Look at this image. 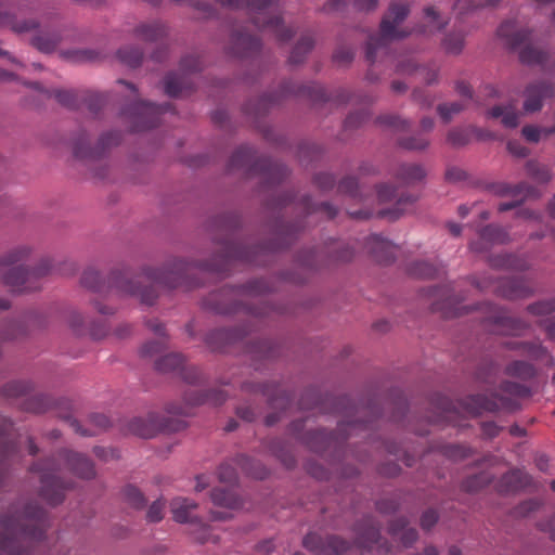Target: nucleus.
I'll list each match as a JSON object with an SVG mask.
<instances>
[{"label":"nucleus","instance_id":"nucleus-1","mask_svg":"<svg viewBox=\"0 0 555 555\" xmlns=\"http://www.w3.org/2000/svg\"><path fill=\"white\" fill-rule=\"evenodd\" d=\"M214 243L218 245V249L206 260L173 258L159 268H143L134 275L115 273L112 281L122 294L138 299L141 305L153 306L159 296L156 285L168 289H191L198 286L199 283L191 275L194 269L221 273L234 261L260 263L256 258V251H251L243 242L228 236H215Z\"/></svg>","mask_w":555,"mask_h":555},{"label":"nucleus","instance_id":"nucleus-2","mask_svg":"<svg viewBox=\"0 0 555 555\" xmlns=\"http://www.w3.org/2000/svg\"><path fill=\"white\" fill-rule=\"evenodd\" d=\"M177 4H186L201 12L205 17L215 15L216 11L211 0H170ZM220 7L227 9L246 8L251 23L259 29L275 37L279 42H286L295 30L287 26L281 15L279 0H215Z\"/></svg>","mask_w":555,"mask_h":555},{"label":"nucleus","instance_id":"nucleus-3","mask_svg":"<svg viewBox=\"0 0 555 555\" xmlns=\"http://www.w3.org/2000/svg\"><path fill=\"white\" fill-rule=\"evenodd\" d=\"M43 532L44 511L37 503L14 507L0 520V555H29V542L41 540Z\"/></svg>","mask_w":555,"mask_h":555},{"label":"nucleus","instance_id":"nucleus-4","mask_svg":"<svg viewBox=\"0 0 555 555\" xmlns=\"http://www.w3.org/2000/svg\"><path fill=\"white\" fill-rule=\"evenodd\" d=\"M269 291L271 287L267 281L254 280L240 287L222 288L218 293H212L205 299L204 305L219 314H230L243 309L255 317H263L268 313L267 306L255 308L246 305L243 300Z\"/></svg>","mask_w":555,"mask_h":555},{"label":"nucleus","instance_id":"nucleus-5","mask_svg":"<svg viewBox=\"0 0 555 555\" xmlns=\"http://www.w3.org/2000/svg\"><path fill=\"white\" fill-rule=\"evenodd\" d=\"M295 205L297 209H300L305 216L296 219L293 222H283L280 220L275 221V223L272 225L273 242L268 246L257 247V249L275 250L286 247L297 237L299 233H301L309 225V222L306 221V218L320 214L328 219H332L338 212L337 208L330 203H312L309 195L300 196L295 202Z\"/></svg>","mask_w":555,"mask_h":555},{"label":"nucleus","instance_id":"nucleus-6","mask_svg":"<svg viewBox=\"0 0 555 555\" xmlns=\"http://www.w3.org/2000/svg\"><path fill=\"white\" fill-rule=\"evenodd\" d=\"M409 14V9L405 4L393 3L390 5L388 12L384 15L379 33L370 36L366 43L365 57L370 63L380 61L388 54V47L391 42L401 40L410 35V31L401 25Z\"/></svg>","mask_w":555,"mask_h":555},{"label":"nucleus","instance_id":"nucleus-7","mask_svg":"<svg viewBox=\"0 0 555 555\" xmlns=\"http://www.w3.org/2000/svg\"><path fill=\"white\" fill-rule=\"evenodd\" d=\"M228 166L230 170H243L248 175L260 173L261 183L266 188L280 183L288 176L286 166L258 157L256 152L247 145H242L233 152Z\"/></svg>","mask_w":555,"mask_h":555},{"label":"nucleus","instance_id":"nucleus-8","mask_svg":"<svg viewBox=\"0 0 555 555\" xmlns=\"http://www.w3.org/2000/svg\"><path fill=\"white\" fill-rule=\"evenodd\" d=\"M122 141V133L117 129L102 131L95 140L88 128L76 129L69 139V144L76 157L81 159H99L117 147Z\"/></svg>","mask_w":555,"mask_h":555},{"label":"nucleus","instance_id":"nucleus-9","mask_svg":"<svg viewBox=\"0 0 555 555\" xmlns=\"http://www.w3.org/2000/svg\"><path fill=\"white\" fill-rule=\"evenodd\" d=\"M363 423L357 421H348V422H340L338 424L337 436H332L326 434L324 430H308L302 436L300 433L305 428V421L298 420L291 424V431L294 436H296L300 441L306 444L309 450L315 452V453H322L327 450L336 449L343 440L347 439L348 437L354 435L359 429L363 428Z\"/></svg>","mask_w":555,"mask_h":555},{"label":"nucleus","instance_id":"nucleus-10","mask_svg":"<svg viewBox=\"0 0 555 555\" xmlns=\"http://www.w3.org/2000/svg\"><path fill=\"white\" fill-rule=\"evenodd\" d=\"M353 254V248L347 243L330 240L318 248L302 251L298 256V261L304 267L317 269L322 266L350 261Z\"/></svg>","mask_w":555,"mask_h":555},{"label":"nucleus","instance_id":"nucleus-11","mask_svg":"<svg viewBox=\"0 0 555 555\" xmlns=\"http://www.w3.org/2000/svg\"><path fill=\"white\" fill-rule=\"evenodd\" d=\"M52 269L51 260L40 259L34 266H16L0 275L4 285L12 292L23 293L37 289L36 282L48 275Z\"/></svg>","mask_w":555,"mask_h":555},{"label":"nucleus","instance_id":"nucleus-12","mask_svg":"<svg viewBox=\"0 0 555 555\" xmlns=\"http://www.w3.org/2000/svg\"><path fill=\"white\" fill-rule=\"evenodd\" d=\"M169 107V104L156 106L153 103L133 99V103L121 111V117L128 124L130 131H144L156 127L160 115Z\"/></svg>","mask_w":555,"mask_h":555},{"label":"nucleus","instance_id":"nucleus-13","mask_svg":"<svg viewBox=\"0 0 555 555\" xmlns=\"http://www.w3.org/2000/svg\"><path fill=\"white\" fill-rule=\"evenodd\" d=\"M498 35L507 43L519 50L520 60L527 64H541L545 53L529 42L530 31L516 28L515 23L506 22L498 29Z\"/></svg>","mask_w":555,"mask_h":555},{"label":"nucleus","instance_id":"nucleus-14","mask_svg":"<svg viewBox=\"0 0 555 555\" xmlns=\"http://www.w3.org/2000/svg\"><path fill=\"white\" fill-rule=\"evenodd\" d=\"M183 427V421L165 417L156 413H150L144 417H133L128 423V430L141 438H152L159 433L178 431Z\"/></svg>","mask_w":555,"mask_h":555},{"label":"nucleus","instance_id":"nucleus-15","mask_svg":"<svg viewBox=\"0 0 555 555\" xmlns=\"http://www.w3.org/2000/svg\"><path fill=\"white\" fill-rule=\"evenodd\" d=\"M61 18L60 13H44L42 22L46 28L39 30L33 38L31 44L41 52H53L65 39L69 30L68 26L64 23L52 24L59 22Z\"/></svg>","mask_w":555,"mask_h":555},{"label":"nucleus","instance_id":"nucleus-16","mask_svg":"<svg viewBox=\"0 0 555 555\" xmlns=\"http://www.w3.org/2000/svg\"><path fill=\"white\" fill-rule=\"evenodd\" d=\"M228 399L223 390L209 389L206 391L193 390L184 395V404L169 403L166 408L168 414L188 416L190 408L201 404L220 405Z\"/></svg>","mask_w":555,"mask_h":555},{"label":"nucleus","instance_id":"nucleus-17","mask_svg":"<svg viewBox=\"0 0 555 555\" xmlns=\"http://www.w3.org/2000/svg\"><path fill=\"white\" fill-rule=\"evenodd\" d=\"M203 64L195 55H186L180 61L181 75L169 74L165 79V92L169 96H179L192 88L186 75L202 70Z\"/></svg>","mask_w":555,"mask_h":555},{"label":"nucleus","instance_id":"nucleus-18","mask_svg":"<svg viewBox=\"0 0 555 555\" xmlns=\"http://www.w3.org/2000/svg\"><path fill=\"white\" fill-rule=\"evenodd\" d=\"M302 546L314 555H341L349 547L346 541L337 537L323 538L315 532H310L304 537Z\"/></svg>","mask_w":555,"mask_h":555},{"label":"nucleus","instance_id":"nucleus-19","mask_svg":"<svg viewBox=\"0 0 555 555\" xmlns=\"http://www.w3.org/2000/svg\"><path fill=\"white\" fill-rule=\"evenodd\" d=\"M286 95L306 96L314 102L326 99L324 89L317 82L299 83L295 81H285L281 86L279 95H267L261 100V103H275Z\"/></svg>","mask_w":555,"mask_h":555},{"label":"nucleus","instance_id":"nucleus-20","mask_svg":"<svg viewBox=\"0 0 555 555\" xmlns=\"http://www.w3.org/2000/svg\"><path fill=\"white\" fill-rule=\"evenodd\" d=\"M115 273L129 274L128 272L114 270L109 273L106 281H102L99 271L94 269H88L83 271L80 283L86 288H89L96 293L99 296L104 298H111L114 296L130 297L129 295L122 294L114 285L112 278Z\"/></svg>","mask_w":555,"mask_h":555},{"label":"nucleus","instance_id":"nucleus-21","mask_svg":"<svg viewBox=\"0 0 555 555\" xmlns=\"http://www.w3.org/2000/svg\"><path fill=\"white\" fill-rule=\"evenodd\" d=\"M74 487L73 481L64 482L55 474L54 467L46 468L41 474V496L50 504L57 505L64 500V491Z\"/></svg>","mask_w":555,"mask_h":555},{"label":"nucleus","instance_id":"nucleus-22","mask_svg":"<svg viewBox=\"0 0 555 555\" xmlns=\"http://www.w3.org/2000/svg\"><path fill=\"white\" fill-rule=\"evenodd\" d=\"M260 41L245 28L234 29L225 48L227 53L234 57H248L258 52Z\"/></svg>","mask_w":555,"mask_h":555},{"label":"nucleus","instance_id":"nucleus-23","mask_svg":"<svg viewBox=\"0 0 555 555\" xmlns=\"http://www.w3.org/2000/svg\"><path fill=\"white\" fill-rule=\"evenodd\" d=\"M155 369L160 373H181L184 380L194 384L199 380V371L196 367H188L180 353H168L155 362Z\"/></svg>","mask_w":555,"mask_h":555},{"label":"nucleus","instance_id":"nucleus-24","mask_svg":"<svg viewBox=\"0 0 555 555\" xmlns=\"http://www.w3.org/2000/svg\"><path fill=\"white\" fill-rule=\"evenodd\" d=\"M60 416L68 423L74 431L82 437L95 436L98 433L107 429L111 426L108 417L101 413H93L88 417V427H82L80 423L67 414H60Z\"/></svg>","mask_w":555,"mask_h":555},{"label":"nucleus","instance_id":"nucleus-25","mask_svg":"<svg viewBox=\"0 0 555 555\" xmlns=\"http://www.w3.org/2000/svg\"><path fill=\"white\" fill-rule=\"evenodd\" d=\"M169 507L175 521L179 524L202 525L201 518L193 515V512L198 507V504L195 501L188 498L177 496L171 500Z\"/></svg>","mask_w":555,"mask_h":555},{"label":"nucleus","instance_id":"nucleus-26","mask_svg":"<svg viewBox=\"0 0 555 555\" xmlns=\"http://www.w3.org/2000/svg\"><path fill=\"white\" fill-rule=\"evenodd\" d=\"M366 249L382 264H389L396 259L397 247L379 235L367 237Z\"/></svg>","mask_w":555,"mask_h":555},{"label":"nucleus","instance_id":"nucleus-27","mask_svg":"<svg viewBox=\"0 0 555 555\" xmlns=\"http://www.w3.org/2000/svg\"><path fill=\"white\" fill-rule=\"evenodd\" d=\"M243 389L249 392H261L263 396L268 398V401L271 405L276 408H285L288 398L283 390L280 389V386L272 383H245L243 385Z\"/></svg>","mask_w":555,"mask_h":555},{"label":"nucleus","instance_id":"nucleus-28","mask_svg":"<svg viewBox=\"0 0 555 555\" xmlns=\"http://www.w3.org/2000/svg\"><path fill=\"white\" fill-rule=\"evenodd\" d=\"M169 28L163 21L152 20L139 23L132 30V35L143 41L154 42L166 38Z\"/></svg>","mask_w":555,"mask_h":555},{"label":"nucleus","instance_id":"nucleus-29","mask_svg":"<svg viewBox=\"0 0 555 555\" xmlns=\"http://www.w3.org/2000/svg\"><path fill=\"white\" fill-rule=\"evenodd\" d=\"M553 92L552 86L545 82L528 86L525 91L524 113L538 112L542 107L543 100L553 95Z\"/></svg>","mask_w":555,"mask_h":555},{"label":"nucleus","instance_id":"nucleus-30","mask_svg":"<svg viewBox=\"0 0 555 555\" xmlns=\"http://www.w3.org/2000/svg\"><path fill=\"white\" fill-rule=\"evenodd\" d=\"M62 459L65 461L69 470L81 479H92L95 477L93 463L80 453L73 451H63Z\"/></svg>","mask_w":555,"mask_h":555},{"label":"nucleus","instance_id":"nucleus-31","mask_svg":"<svg viewBox=\"0 0 555 555\" xmlns=\"http://www.w3.org/2000/svg\"><path fill=\"white\" fill-rule=\"evenodd\" d=\"M521 113L516 107V102H506L491 107L488 112L490 118L499 119L506 128H515L519 124Z\"/></svg>","mask_w":555,"mask_h":555},{"label":"nucleus","instance_id":"nucleus-32","mask_svg":"<svg viewBox=\"0 0 555 555\" xmlns=\"http://www.w3.org/2000/svg\"><path fill=\"white\" fill-rule=\"evenodd\" d=\"M247 332L241 328H219L210 332L207 336V344L215 350L222 349L227 345L243 338Z\"/></svg>","mask_w":555,"mask_h":555},{"label":"nucleus","instance_id":"nucleus-33","mask_svg":"<svg viewBox=\"0 0 555 555\" xmlns=\"http://www.w3.org/2000/svg\"><path fill=\"white\" fill-rule=\"evenodd\" d=\"M448 23L433 7L425 8L422 21H418V36H431L439 31Z\"/></svg>","mask_w":555,"mask_h":555},{"label":"nucleus","instance_id":"nucleus-34","mask_svg":"<svg viewBox=\"0 0 555 555\" xmlns=\"http://www.w3.org/2000/svg\"><path fill=\"white\" fill-rule=\"evenodd\" d=\"M210 500L215 505L231 511L243 507V499L234 490L215 488L210 492Z\"/></svg>","mask_w":555,"mask_h":555},{"label":"nucleus","instance_id":"nucleus-35","mask_svg":"<svg viewBox=\"0 0 555 555\" xmlns=\"http://www.w3.org/2000/svg\"><path fill=\"white\" fill-rule=\"evenodd\" d=\"M143 56L144 53L142 49L135 44L122 46L115 53L116 60L130 68H137L141 66Z\"/></svg>","mask_w":555,"mask_h":555},{"label":"nucleus","instance_id":"nucleus-36","mask_svg":"<svg viewBox=\"0 0 555 555\" xmlns=\"http://www.w3.org/2000/svg\"><path fill=\"white\" fill-rule=\"evenodd\" d=\"M408 521L404 518H397L390 524V532L398 537L404 546H412L416 541V533L413 528L405 529Z\"/></svg>","mask_w":555,"mask_h":555},{"label":"nucleus","instance_id":"nucleus-37","mask_svg":"<svg viewBox=\"0 0 555 555\" xmlns=\"http://www.w3.org/2000/svg\"><path fill=\"white\" fill-rule=\"evenodd\" d=\"M313 47H314V39L309 35L302 36L297 41L296 46L293 48L291 55L288 57V62L292 65L301 64L306 60V56L308 55V53L311 52Z\"/></svg>","mask_w":555,"mask_h":555},{"label":"nucleus","instance_id":"nucleus-38","mask_svg":"<svg viewBox=\"0 0 555 555\" xmlns=\"http://www.w3.org/2000/svg\"><path fill=\"white\" fill-rule=\"evenodd\" d=\"M33 253L29 245H16L10 248L3 256L0 257L2 267L14 266L27 260Z\"/></svg>","mask_w":555,"mask_h":555},{"label":"nucleus","instance_id":"nucleus-39","mask_svg":"<svg viewBox=\"0 0 555 555\" xmlns=\"http://www.w3.org/2000/svg\"><path fill=\"white\" fill-rule=\"evenodd\" d=\"M26 334V325L23 320L14 319L7 321L0 331L2 340H13Z\"/></svg>","mask_w":555,"mask_h":555},{"label":"nucleus","instance_id":"nucleus-40","mask_svg":"<svg viewBox=\"0 0 555 555\" xmlns=\"http://www.w3.org/2000/svg\"><path fill=\"white\" fill-rule=\"evenodd\" d=\"M271 450L284 466L287 468L295 466L296 460L287 443L282 440H274L271 444Z\"/></svg>","mask_w":555,"mask_h":555},{"label":"nucleus","instance_id":"nucleus-41","mask_svg":"<svg viewBox=\"0 0 555 555\" xmlns=\"http://www.w3.org/2000/svg\"><path fill=\"white\" fill-rule=\"evenodd\" d=\"M9 27L15 34H29L39 28L40 22L36 18H17L16 16L11 14Z\"/></svg>","mask_w":555,"mask_h":555},{"label":"nucleus","instance_id":"nucleus-42","mask_svg":"<svg viewBox=\"0 0 555 555\" xmlns=\"http://www.w3.org/2000/svg\"><path fill=\"white\" fill-rule=\"evenodd\" d=\"M124 499L126 503L135 509H142L146 506L144 494L134 486H127L124 489Z\"/></svg>","mask_w":555,"mask_h":555},{"label":"nucleus","instance_id":"nucleus-43","mask_svg":"<svg viewBox=\"0 0 555 555\" xmlns=\"http://www.w3.org/2000/svg\"><path fill=\"white\" fill-rule=\"evenodd\" d=\"M464 33L462 30L449 33L443 41V49L451 54H457L464 47Z\"/></svg>","mask_w":555,"mask_h":555},{"label":"nucleus","instance_id":"nucleus-44","mask_svg":"<svg viewBox=\"0 0 555 555\" xmlns=\"http://www.w3.org/2000/svg\"><path fill=\"white\" fill-rule=\"evenodd\" d=\"M396 182L400 186H411L416 182V167L401 165L396 172Z\"/></svg>","mask_w":555,"mask_h":555},{"label":"nucleus","instance_id":"nucleus-45","mask_svg":"<svg viewBox=\"0 0 555 555\" xmlns=\"http://www.w3.org/2000/svg\"><path fill=\"white\" fill-rule=\"evenodd\" d=\"M500 408V403L489 401L481 396L472 397L469 399L468 412L472 414H478L481 411H494Z\"/></svg>","mask_w":555,"mask_h":555},{"label":"nucleus","instance_id":"nucleus-46","mask_svg":"<svg viewBox=\"0 0 555 555\" xmlns=\"http://www.w3.org/2000/svg\"><path fill=\"white\" fill-rule=\"evenodd\" d=\"M555 132V128L526 126L522 128V134L530 142H539Z\"/></svg>","mask_w":555,"mask_h":555},{"label":"nucleus","instance_id":"nucleus-47","mask_svg":"<svg viewBox=\"0 0 555 555\" xmlns=\"http://www.w3.org/2000/svg\"><path fill=\"white\" fill-rule=\"evenodd\" d=\"M383 125L391 127L397 132H405L412 127V122L396 115H385L378 118Z\"/></svg>","mask_w":555,"mask_h":555},{"label":"nucleus","instance_id":"nucleus-48","mask_svg":"<svg viewBox=\"0 0 555 555\" xmlns=\"http://www.w3.org/2000/svg\"><path fill=\"white\" fill-rule=\"evenodd\" d=\"M337 191L338 193L348 195L352 198H358L361 196L357 179L350 176L345 177L339 181Z\"/></svg>","mask_w":555,"mask_h":555},{"label":"nucleus","instance_id":"nucleus-49","mask_svg":"<svg viewBox=\"0 0 555 555\" xmlns=\"http://www.w3.org/2000/svg\"><path fill=\"white\" fill-rule=\"evenodd\" d=\"M369 118L364 109H359L350 113L344 121L345 131H353L359 129Z\"/></svg>","mask_w":555,"mask_h":555},{"label":"nucleus","instance_id":"nucleus-50","mask_svg":"<svg viewBox=\"0 0 555 555\" xmlns=\"http://www.w3.org/2000/svg\"><path fill=\"white\" fill-rule=\"evenodd\" d=\"M379 541V529L372 522L367 525V528L360 532L358 543L362 547H370L372 544Z\"/></svg>","mask_w":555,"mask_h":555},{"label":"nucleus","instance_id":"nucleus-51","mask_svg":"<svg viewBox=\"0 0 555 555\" xmlns=\"http://www.w3.org/2000/svg\"><path fill=\"white\" fill-rule=\"evenodd\" d=\"M293 202H295V196L289 192H283L272 195V197L267 201L266 206L269 210H275Z\"/></svg>","mask_w":555,"mask_h":555},{"label":"nucleus","instance_id":"nucleus-52","mask_svg":"<svg viewBox=\"0 0 555 555\" xmlns=\"http://www.w3.org/2000/svg\"><path fill=\"white\" fill-rule=\"evenodd\" d=\"M165 500L157 499L155 500L147 508L145 519L149 522H159L164 518L165 511Z\"/></svg>","mask_w":555,"mask_h":555},{"label":"nucleus","instance_id":"nucleus-53","mask_svg":"<svg viewBox=\"0 0 555 555\" xmlns=\"http://www.w3.org/2000/svg\"><path fill=\"white\" fill-rule=\"evenodd\" d=\"M354 57V51L350 47L339 46L334 54H333V61L338 66H346L350 64L353 61Z\"/></svg>","mask_w":555,"mask_h":555},{"label":"nucleus","instance_id":"nucleus-54","mask_svg":"<svg viewBox=\"0 0 555 555\" xmlns=\"http://www.w3.org/2000/svg\"><path fill=\"white\" fill-rule=\"evenodd\" d=\"M313 183L322 192H327L334 188L336 180L332 173L319 172L314 175Z\"/></svg>","mask_w":555,"mask_h":555},{"label":"nucleus","instance_id":"nucleus-55","mask_svg":"<svg viewBox=\"0 0 555 555\" xmlns=\"http://www.w3.org/2000/svg\"><path fill=\"white\" fill-rule=\"evenodd\" d=\"M527 169L529 175L534 178L538 182H547L551 179L550 170L542 165L537 163H528Z\"/></svg>","mask_w":555,"mask_h":555},{"label":"nucleus","instance_id":"nucleus-56","mask_svg":"<svg viewBox=\"0 0 555 555\" xmlns=\"http://www.w3.org/2000/svg\"><path fill=\"white\" fill-rule=\"evenodd\" d=\"M524 474L519 470L512 472L504 476L503 482L506 485L507 490H518L527 485V481L522 480Z\"/></svg>","mask_w":555,"mask_h":555},{"label":"nucleus","instance_id":"nucleus-57","mask_svg":"<svg viewBox=\"0 0 555 555\" xmlns=\"http://www.w3.org/2000/svg\"><path fill=\"white\" fill-rule=\"evenodd\" d=\"M50 96L55 98L64 106L72 107L76 103V95L70 90H53Z\"/></svg>","mask_w":555,"mask_h":555},{"label":"nucleus","instance_id":"nucleus-58","mask_svg":"<svg viewBox=\"0 0 555 555\" xmlns=\"http://www.w3.org/2000/svg\"><path fill=\"white\" fill-rule=\"evenodd\" d=\"M238 217L234 214L223 215L216 219V227L218 229L232 230L238 227Z\"/></svg>","mask_w":555,"mask_h":555},{"label":"nucleus","instance_id":"nucleus-59","mask_svg":"<svg viewBox=\"0 0 555 555\" xmlns=\"http://www.w3.org/2000/svg\"><path fill=\"white\" fill-rule=\"evenodd\" d=\"M463 107L464 106L462 103L453 102L450 104L439 105L438 112L444 120H449L452 118L453 115L460 113L463 109Z\"/></svg>","mask_w":555,"mask_h":555},{"label":"nucleus","instance_id":"nucleus-60","mask_svg":"<svg viewBox=\"0 0 555 555\" xmlns=\"http://www.w3.org/2000/svg\"><path fill=\"white\" fill-rule=\"evenodd\" d=\"M530 311L537 315L547 314L555 311V298L537 302L530 307Z\"/></svg>","mask_w":555,"mask_h":555},{"label":"nucleus","instance_id":"nucleus-61","mask_svg":"<svg viewBox=\"0 0 555 555\" xmlns=\"http://www.w3.org/2000/svg\"><path fill=\"white\" fill-rule=\"evenodd\" d=\"M321 154V149L315 144H305L299 147V158L304 163L313 159Z\"/></svg>","mask_w":555,"mask_h":555},{"label":"nucleus","instance_id":"nucleus-62","mask_svg":"<svg viewBox=\"0 0 555 555\" xmlns=\"http://www.w3.org/2000/svg\"><path fill=\"white\" fill-rule=\"evenodd\" d=\"M30 405L34 412L42 413L51 408L52 400L47 396H37L33 398Z\"/></svg>","mask_w":555,"mask_h":555},{"label":"nucleus","instance_id":"nucleus-63","mask_svg":"<svg viewBox=\"0 0 555 555\" xmlns=\"http://www.w3.org/2000/svg\"><path fill=\"white\" fill-rule=\"evenodd\" d=\"M218 478L221 482L232 483L236 479V473L231 465L222 464L218 470Z\"/></svg>","mask_w":555,"mask_h":555},{"label":"nucleus","instance_id":"nucleus-64","mask_svg":"<svg viewBox=\"0 0 555 555\" xmlns=\"http://www.w3.org/2000/svg\"><path fill=\"white\" fill-rule=\"evenodd\" d=\"M376 191L380 203H387L395 197V189L387 183L379 184Z\"/></svg>","mask_w":555,"mask_h":555}]
</instances>
